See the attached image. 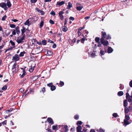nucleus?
Instances as JSON below:
<instances>
[{"instance_id": "obj_1", "label": "nucleus", "mask_w": 132, "mask_h": 132, "mask_svg": "<svg viewBox=\"0 0 132 132\" xmlns=\"http://www.w3.org/2000/svg\"><path fill=\"white\" fill-rule=\"evenodd\" d=\"M101 37L100 39V43L103 44L104 46H107L109 44L108 42L105 40L106 36V34L105 32L102 31L101 32Z\"/></svg>"}, {"instance_id": "obj_2", "label": "nucleus", "mask_w": 132, "mask_h": 132, "mask_svg": "<svg viewBox=\"0 0 132 132\" xmlns=\"http://www.w3.org/2000/svg\"><path fill=\"white\" fill-rule=\"evenodd\" d=\"M22 29L21 30V35H23V36L20 39H17L16 40L18 44L21 43L23 42V41L24 39L25 36L24 33L27 30H28V29H26L24 27H22Z\"/></svg>"}, {"instance_id": "obj_3", "label": "nucleus", "mask_w": 132, "mask_h": 132, "mask_svg": "<svg viewBox=\"0 0 132 132\" xmlns=\"http://www.w3.org/2000/svg\"><path fill=\"white\" fill-rule=\"evenodd\" d=\"M12 70L13 74H15L18 71V67L16 63H15L12 66Z\"/></svg>"}, {"instance_id": "obj_4", "label": "nucleus", "mask_w": 132, "mask_h": 132, "mask_svg": "<svg viewBox=\"0 0 132 132\" xmlns=\"http://www.w3.org/2000/svg\"><path fill=\"white\" fill-rule=\"evenodd\" d=\"M47 85L48 87L51 88V90L52 91H54L56 89V87L53 85V84L52 82L47 84Z\"/></svg>"}, {"instance_id": "obj_5", "label": "nucleus", "mask_w": 132, "mask_h": 132, "mask_svg": "<svg viewBox=\"0 0 132 132\" xmlns=\"http://www.w3.org/2000/svg\"><path fill=\"white\" fill-rule=\"evenodd\" d=\"M0 7L2 8H4L5 11H7L8 8L6 6V4L4 2H2L0 3Z\"/></svg>"}, {"instance_id": "obj_6", "label": "nucleus", "mask_w": 132, "mask_h": 132, "mask_svg": "<svg viewBox=\"0 0 132 132\" xmlns=\"http://www.w3.org/2000/svg\"><path fill=\"white\" fill-rule=\"evenodd\" d=\"M20 59V58L19 56L17 54H15L14 56L12 57V60H14L15 62L19 60Z\"/></svg>"}, {"instance_id": "obj_7", "label": "nucleus", "mask_w": 132, "mask_h": 132, "mask_svg": "<svg viewBox=\"0 0 132 132\" xmlns=\"http://www.w3.org/2000/svg\"><path fill=\"white\" fill-rule=\"evenodd\" d=\"M64 13V12L62 11H60L59 13V16L61 21H63V19L64 16L62 14Z\"/></svg>"}, {"instance_id": "obj_8", "label": "nucleus", "mask_w": 132, "mask_h": 132, "mask_svg": "<svg viewBox=\"0 0 132 132\" xmlns=\"http://www.w3.org/2000/svg\"><path fill=\"white\" fill-rule=\"evenodd\" d=\"M20 69L23 70V73L20 76V78H22L26 75V72L25 69H23L22 68H20Z\"/></svg>"}, {"instance_id": "obj_9", "label": "nucleus", "mask_w": 132, "mask_h": 132, "mask_svg": "<svg viewBox=\"0 0 132 132\" xmlns=\"http://www.w3.org/2000/svg\"><path fill=\"white\" fill-rule=\"evenodd\" d=\"M68 130V127L67 125L65 126L62 129V131L63 132H67Z\"/></svg>"}, {"instance_id": "obj_10", "label": "nucleus", "mask_w": 132, "mask_h": 132, "mask_svg": "<svg viewBox=\"0 0 132 132\" xmlns=\"http://www.w3.org/2000/svg\"><path fill=\"white\" fill-rule=\"evenodd\" d=\"M47 121L50 123L52 125L54 124V122L52 119L51 118H48L47 120Z\"/></svg>"}, {"instance_id": "obj_11", "label": "nucleus", "mask_w": 132, "mask_h": 132, "mask_svg": "<svg viewBox=\"0 0 132 132\" xmlns=\"http://www.w3.org/2000/svg\"><path fill=\"white\" fill-rule=\"evenodd\" d=\"M35 67V64L33 66L32 65L30 66V68L29 69V71L30 72H33L34 70V68Z\"/></svg>"}, {"instance_id": "obj_12", "label": "nucleus", "mask_w": 132, "mask_h": 132, "mask_svg": "<svg viewBox=\"0 0 132 132\" xmlns=\"http://www.w3.org/2000/svg\"><path fill=\"white\" fill-rule=\"evenodd\" d=\"M113 51V49L111 47H109L108 48L107 52L108 53H111Z\"/></svg>"}, {"instance_id": "obj_13", "label": "nucleus", "mask_w": 132, "mask_h": 132, "mask_svg": "<svg viewBox=\"0 0 132 132\" xmlns=\"http://www.w3.org/2000/svg\"><path fill=\"white\" fill-rule=\"evenodd\" d=\"M65 3L64 1H62L61 2L58 1L57 2V5H58L59 6H60L63 5Z\"/></svg>"}, {"instance_id": "obj_14", "label": "nucleus", "mask_w": 132, "mask_h": 132, "mask_svg": "<svg viewBox=\"0 0 132 132\" xmlns=\"http://www.w3.org/2000/svg\"><path fill=\"white\" fill-rule=\"evenodd\" d=\"M107 53V50L105 49V48H104V51L101 50L100 51V53L101 56L104 55L105 53Z\"/></svg>"}, {"instance_id": "obj_15", "label": "nucleus", "mask_w": 132, "mask_h": 132, "mask_svg": "<svg viewBox=\"0 0 132 132\" xmlns=\"http://www.w3.org/2000/svg\"><path fill=\"white\" fill-rule=\"evenodd\" d=\"M128 105V102L126 100H123V106L125 107H127Z\"/></svg>"}, {"instance_id": "obj_16", "label": "nucleus", "mask_w": 132, "mask_h": 132, "mask_svg": "<svg viewBox=\"0 0 132 132\" xmlns=\"http://www.w3.org/2000/svg\"><path fill=\"white\" fill-rule=\"evenodd\" d=\"M6 4V6H7L8 7L10 8L12 6V4L11 3L10 1H7Z\"/></svg>"}, {"instance_id": "obj_17", "label": "nucleus", "mask_w": 132, "mask_h": 132, "mask_svg": "<svg viewBox=\"0 0 132 132\" xmlns=\"http://www.w3.org/2000/svg\"><path fill=\"white\" fill-rule=\"evenodd\" d=\"M72 7V5L70 2L68 3V5L67 7V9H69Z\"/></svg>"}, {"instance_id": "obj_18", "label": "nucleus", "mask_w": 132, "mask_h": 132, "mask_svg": "<svg viewBox=\"0 0 132 132\" xmlns=\"http://www.w3.org/2000/svg\"><path fill=\"white\" fill-rule=\"evenodd\" d=\"M82 36L84 37L81 39V43L84 44V41L85 40H87V39L86 38V37H85L83 35H82Z\"/></svg>"}, {"instance_id": "obj_19", "label": "nucleus", "mask_w": 132, "mask_h": 132, "mask_svg": "<svg viewBox=\"0 0 132 132\" xmlns=\"http://www.w3.org/2000/svg\"><path fill=\"white\" fill-rule=\"evenodd\" d=\"M129 111V110L128 108L127 107H125V114H127Z\"/></svg>"}, {"instance_id": "obj_20", "label": "nucleus", "mask_w": 132, "mask_h": 132, "mask_svg": "<svg viewBox=\"0 0 132 132\" xmlns=\"http://www.w3.org/2000/svg\"><path fill=\"white\" fill-rule=\"evenodd\" d=\"M100 39L99 37H96L95 38V41L96 42L99 43L100 42Z\"/></svg>"}, {"instance_id": "obj_21", "label": "nucleus", "mask_w": 132, "mask_h": 132, "mask_svg": "<svg viewBox=\"0 0 132 132\" xmlns=\"http://www.w3.org/2000/svg\"><path fill=\"white\" fill-rule=\"evenodd\" d=\"M81 129L82 127L80 126H78L77 127V131H81Z\"/></svg>"}, {"instance_id": "obj_22", "label": "nucleus", "mask_w": 132, "mask_h": 132, "mask_svg": "<svg viewBox=\"0 0 132 132\" xmlns=\"http://www.w3.org/2000/svg\"><path fill=\"white\" fill-rule=\"evenodd\" d=\"M124 125L125 126H126L127 125L129 124L130 123L129 122L128 120H124Z\"/></svg>"}, {"instance_id": "obj_23", "label": "nucleus", "mask_w": 132, "mask_h": 132, "mask_svg": "<svg viewBox=\"0 0 132 132\" xmlns=\"http://www.w3.org/2000/svg\"><path fill=\"white\" fill-rule=\"evenodd\" d=\"M30 22L29 19H28L26 22L24 23V24L26 25H28L29 26L30 25L29 24Z\"/></svg>"}, {"instance_id": "obj_24", "label": "nucleus", "mask_w": 132, "mask_h": 132, "mask_svg": "<svg viewBox=\"0 0 132 132\" xmlns=\"http://www.w3.org/2000/svg\"><path fill=\"white\" fill-rule=\"evenodd\" d=\"M83 8V6H81L77 7L76 9L77 10L80 11Z\"/></svg>"}, {"instance_id": "obj_25", "label": "nucleus", "mask_w": 132, "mask_h": 132, "mask_svg": "<svg viewBox=\"0 0 132 132\" xmlns=\"http://www.w3.org/2000/svg\"><path fill=\"white\" fill-rule=\"evenodd\" d=\"M105 39L106 40L110 39H111V36L109 34H108L107 35H106V36L105 37Z\"/></svg>"}, {"instance_id": "obj_26", "label": "nucleus", "mask_w": 132, "mask_h": 132, "mask_svg": "<svg viewBox=\"0 0 132 132\" xmlns=\"http://www.w3.org/2000/svg\"><path fill=\"white\" fill-rule=\"evenodd\" d=\"M123 92L120 91L118 92V95L119 96H121L123 95Z\"/></svg>"}, {"instance_id": "obj_27", "label": "nucleus", "mask_w": 132, "mask_h": 132, "mask_svg": "<svg viewBox=\"0 0 132 132\" xmlns=\"http://www.w3.org/2000/svg\"><path fill=\"white\" fill-rule=\"evenodd\" d=\"M130 119V117L127 114H125V119L124 120H126L128 121Z\"/></svg>"}, {"instance_id": "obj_28", "label": "nucleus", "mask_w": 132, "mask_h": 132, "mask_svg": "<svg viewBox=\"0 0 132 132\" xmlns=\"http://www.w3.org/2000/svg\"><path fill=\"white\" fill-rule=\"evenodd\" d=\"M63 28L62 29V30L64 32H66L68 30V29L67 28L66 26H63Z\"/></svg>"}, {"instance_id": "obj_29", "label": "nucleus", "mask_w": 132, "mask_h": 132, "mask_svg": "<svg viewBox=\"0 0 132 132\" xmlns=\"http://www.w3.org/2000/svg\"><path fill=\"white\" fill-rule=\"evenodd\" d=\"M26 53V52L25 51H23L20 52L19 56L20 57H22L24 55V54Z\"/></svg>"}, {"instance_id": "obj_30", "label": "nucleus", "mask_w": 132, "mask_h": 132, "mask_svg": "<svg viewBox=\"0 0 132 132\" xmlns=\"http://www.w3.org/2000/svg\"><path fill=\"white\" fill-rule=\"evenodd\" d=\"M53 54L52 52L50 51H48L47 52V54L48 55H52Z\"/></svg>"}, {"instance_id": "obj_31", "label": "nucleus", "mask_w": 132, "mask_h": 132, "mask_svg": "<svg viewBox=\"0 0 132 132\" xmlns=\"http://www.w3.org/2000/svg\"><path fill=\"white\" fill-rule=\"evenodd\" d=\"M7 85H5L3 86L2 88V89L3 90H5L7 89Z\"/></svg>"}, {"instance_id": "obj_32", "label": "nucleus", "mask_w": 132, "mask_h": 132, "mask_svg": "<svg viewBox=\"0 0 132 132\" xmlns=\"http://www.w3.org/2000/svg\"><path fill=\"white\" fill-rule=\"evenodd\" d=\"M131 95L130 96V97H128L127 98H126V99H127L128 100L129 102H131L132 101V97H131Z\"/></svg>"}, {"instance_id": "obj_33", "label": "nucleus", "mask_w": 132, "mask_h": 132, "mask_svg": "<svg viewBox=\"0 0 132 132\" xmlns=\"http://www.w3.org/2000/svg\"><path fill=\"white\" fill-rule=\"evenodd\" d=\"M44 24V22L43 21H41L39 25V27L40 28H41L43 26Z\"/></svg>"}, {"instance_id": "obj_34", "label": "nucleus", "mask_w": 132, "mask_h": 132, "mask_svg": "<svg viewBox=\"0 0 132 132\" xmlns=\"http://www.w3.org/2000/svg\"><path fill=\"white\" fill-rule=\"evenodd\" d=\"M97 131L98 132H105V130H104L101 128L97 130Z\"/></svg>"}, {"instance_id": "obj_35", "label": "nucleus", "mask_w": 132, "mask_h": 132, "mask_svg": "<svg viewBox=\"0 0 132 132\" xmlns=\"http://www.w3.org/2000/svg\"><path fill=\"white\" fill-rule=\"evenodd\" d=\"M47 41L46 40H44L42 41V44L43 45H46V44Z\"/></svg>"}, {"instance_id": "obj_36", "label": "nucleus", "mask_w": 132, "mask_h": 132, "mask_svg": "<svg viewBox=\"0 0 132 132\" xmlns=\"http://www.w3.org/2000/svg\"><path fill=\"white\" fill-rule=\"evenodd\" d=\"M52 129L53 130H55L56 129L58 130V127L57 125L56 126H52Z\"/></svg>"}, {"instance_id": "obj_37", "label": "nucleus", "mask_w": 132, "mask_h": 132, "mask_svg": "<svg viewBox=\"0 0 132 132\" xmlns=\"http://www.w3.org/2000/svg\"><path fill=\"white\" fill-rule=\"evenodd\" d=\"M46 91L45 88V87H43V88H42L41 90L40 91V92H42L43 93H44Z\"/></svg>"}, {"instance_id": "obj_38", "label": "nucleus", "mask_w": 132, "mask_h": 132, "mask_svg": "<svg viewBox=\"0 0 132 132\" xmlns=\"http://www.w3.org/2000/svg\"><path fill=\"white\" fill-rule=\"evenodd\" d=\"M76 39L75 38H73L72 40H71V39H69L68 40V41H71L72 42V43L73 42V43H75L76 42Z\"/></svg>"}, {"instance_id": "obj_39", "label": "nucleus", "mask_w": 132, "mask_h": 132, "mask_svg": "<svg viewBox=\"0 0 132 132\" xmlns=\"http://www.w3.org/2000/svg\"><path fill=\"white\" fill-rule=\"evenodd\" d=\"M10 43L12 45L14 46L13 47H15V43L14 42H13L12 40H10Z\"/></svg>"}, {"instance_id": "obj_40", "label": "nucleus", "mask_w": 132, "mask_h": 132, "mask_svg": "<svg viewBox=\"0 0 132 132\" xmlns=\"http://www.w3.org/2000/svg\"><path fill=\"white\" fill-rule=\"evenodd\" d=\"M34 92V89H33L31 88H30V92L31 94H33Z\"/></svg>"}, {"instance_id": "obj_41", "label": "nucleus", "mask_w": 132, "mask_h": 132, "mask_svg": "<svg viewBox=\"0 0 132 132\" xmlns=\"http://www.w3.org/2000/svg\"><path fill=\"white\" fill-rule=\"evenodd\" d=\"M50 14H51L53 16H54L56 15L55 12L53 11L51 12Z\"/></svg>"}, {"instance_id": "obj_42", "label": "nucleus", "mask_w": 132, "mask_h": 132, "mask_svg": "<svg viewBox=\"0 0 132 132\" xmlns=\"http://www.w3.org/2000/svg\"><path fill=\"white\" fill-rule=\"evenodd\" d=\"M59 84L60 85V86L61 87H62L64 85V83L63 82L61 81H60Z\"/></svg>"}, {"instance_id": "obj_43", "label": "nucleus", "mask_w": 132, "mask_h": 132, "mask_svg": "<svg viewBox=\"0 0 132 132\" xmlns=\"http://www.w3.org/2000/svg\"><path fill=\"white\" fill-rule=\"evenodd\" d=\"M10 27L12 28H14L16 27V25L14 24H10Z\"/></svg>"}, {"instance_id": "obj_44", "label": "nucleus", "mask_w": 132, "mask_h": 132, "mask_svg": "<svg viewBox=\"0 0 132 132\" xmlns=\"http://www.w3.org/2000/svg\"><path fill=\"white\" fill-rule=\"evenodd\" d=\"M74 118L75 119L77 120L79 119V116L78 115H76L74 117Z\"/></svg>"}, {"instance_id": "obj_45", "label": "nucleus", "mask_w": 132, "mask_h": 132, "mask_svg": "<svg viewBox=\"0 0 132 132\" xmlns=\"http://www.w3.org/2000/svg\"><path fill=\"white\" fill-rule=\"evenodd\" d=\"M113 116L115 118H117L118 117V115L117 113H114L113 114Z\"/></svg>"}, {"instance_id": "obj_46", "label": "nucleus", "mask_w": 132, "mask_h": 132, "mask_svg": "<svg viewBox=\"0 0 132 132\" xmlns=\"http://www.w3.org/2000/svg\"><path fill=\"white\" fill-rule=\"evenodd\" d=\"M7 18V16L6 15H4L2 18V21H4Z\"/></svg>"}, {"instance_id": "obj_47", "label": "nucleus", "mask_w": 132, "mask_h": 132, "mask_svg": "<svg viewBox=\"0 0 132 132\" xmlns=\"http://www.w3.org/2000/svg\"><path fill=\"white\" fill-rule=\"evenodd\" d=\"M120 86L119 87V88L120 89H122L124 88V86L123 85L121 84H120Z\"/></svg>"}, {"instance_id": "obj_48", "label": "nucleus", "mask_w": 132, "mask_h": 132, "mask_svg": "<svg viewBox=\"0 0 132 132\" xmlns=\"http://www.w3.org/2000/svg\"><path fill=\"white\" fill-rule=\"evenodd\" d=\"M50 23L51 24H54V21L52 19H50L49 20Z\"/></svg>"}, {"instance_id": "obj_49", "label": "nucleus", "mask_w": 132, "mask_h": 132, "mask_svg": "<svg viewBox=\"0 0 132 132\" xmlns=\"http://www.w3.org/2000/svg\"><path fill=\"white\" fill-rule=\"evenodd\" d=\"M82 122L81 121H77V125H79L80 126L82 124Z\"/></svg>"}, {"instance_id": "obj_50", "label": "nucleus", "mask_w": 132, "mask_h": 132, "mask_svg": "<svg viewBox=\"0 0 132 132\" xmlns=\"http://www.w3.org/2000/svg\"><path fill=\"white\" fill-rule=\"evenodd\" d=\"M15 31V29H13V31L12 32V34L13 35H16V33Z\"/></svg>"}, {"instance_id": "obj_51", "label": "nucleus", "mask_w": 132, "mask_h": 132, "mask_svg": "<svg viewBox=\"0 0 132 132\" xmlns=\"http://www.w3.org/2000/svg\"><path fill=\"white\" fill-rule=\"evenodd\" d=\"M7 123V121L5 120L4 121L2 122L1 123L2 125L3 124L4 125H6Z\"/></svg>"}, {"instance_id": "obj_52", "label": "nucleus", "mask_w": 132, "mask_h": 132, "mask_svg": "<svg viewBox=\"0 0 132 132\" xmlns=\"http://www.w3.org/2000/svg\"><path fill=\"white\" fill-rule=\"evenodd\" d=\"M80 31L78 30V36L79 37H80L81 35V32Z\"/></svg>"}, {"instance_id": "obj_53", "label": "nucleus", "mask_w": 132, "mask_h": 132, "mask_svg": "<svg viewBox=\"0 0 132 132\" xmlns=\"http://www.w3.org/2000/svg\"><path fill=\"white\" fill-rule=\"evenodd\" d=\"M16 31V32L17 34L18 35H19L20 34V30H16L15 31Z\"/></svg>"}, {"instance_id": "obj_54", "label": "nucleus", "mask_w": 132, "mask_h": 132, "mask_svg": "<svg viewBox=\"0 0 132 132\" xmlns=\"http://www.w3.org/2000/svg\"><path fill=\"white\" fill-rule=\"evenodd\" d=\"M130 96H130V95H129V94L128 93H126V98H127L128 97H130Z\"/></svg>"}, {"instance_id": "obj_55", "label": "nucleus", "mask_w": 132, "mask_h": 132, "mask_svg": "<svg viewBox=\"0 0 132 132\" xmlns=\"http://www.w3.org/2000/svg\"><path fill=\"white\" fill-rule=\"evenodd\" d=\"M96 55L95 53H92L91 54V56L92 57H94Z\"/></svg>"}, {"instance_id": "obj_56", "label": "nucleus", "mask_w": 132, "mask_h": 132, "mask_svg": "<svg viewBox=\"0 0 132 132\" xmlns=\"http://www.w3.org/2000/svg\"><path fill=\"white\" fill-rule=\"evenodd\" d=\"M85 28V26H83L82 27H80L78 29V30L80 31H81L82 29H84Z\"/></svg>"}, {"instance_id": "obj_57", "label": "nucleus", "mask_w": 132, "mask_h": 132, "mask_svg": "<svg viewBox=\"0 0 132 132\" xmlns=\"http://www.w3.org/2000/svg\"><path fill=\"white\" fill-rule=\"evenodd\" d=\"M31 2L32 3H35L36 2L37 0H30Z\"/></svg>"}, {"instance_id": "obj_58", "label": "nucleus", "mask_w": 132, "mask_h": 132, "mask_svg": "<svg viewBox=\"0 0 132 132\" xmlns=\"http://www.w3.org/2000/svg\"><path fill=\"white\" fill-rule=\"evenodd\" d=\"M129 86L131 87H132V80L130 81L129 83Z\"/></svg>"}, {"instance_id": "obj_59", "label": "nucleus", "mask_w": 132, "mask_h": 132, "mask_svg": "<svg viewBox=\"0 0 132 132\" xmlns=\"http://www.w3.org/2000/svg\"><path fill=\"white\" fill-rule=\"evenodd\" d=\"M69 19L72 21H73L75 20V18L74 17L72 16H70L69 18Z\"/></svg>"}, {"instance_id": "obj_60", "label": "nucleus", "mask_w": 132, "mask_h": 132, "mask_svg": "<svg viewBox=\"0 0 132 132\" xmlns=\"http://www.w3.org/2000/svg\"><path fill=\"white\" fill-rule=\"evenodd\" d=\"M11 20V21H13L14 22H17L18 21V20L16 19H12Z\"/></svg>"}, {"instance_id": "obj_61", "label": "nucleus", "mask_w": 132, "mask_h": 132, "mask_svg": "<svg viewBox=\"0 0 132 132\" xmlns=\"http://www.w3.org/2000/svg\"><path fill=\"white\" fill-rule=\"evenodd\" d=\"M48 42H50L52 43H54V42L53 41L51 40L50 39H48Z\"/></svg>"}, {"instance_id": "obj_62", "label": "nucleus", "mask_w": 132, "mask_h": 132, "mask_svg": "<svg viewBox=\"0 0 132 132\" xmlns=\"http://www.w3.org/2000/svg\"><path fill=\"white\" fill-rule=\"evenodd\" d=\"M67 18H65V19L64 22V25H65L66 24H67Z\"/></svg>"}, {"instance_id": "obj_63", "label": "nucleus", "mask_w": 132, "mask_h": 132, "mask_svg": "<svg viewBox=\"0 0 132 132\" xmlns=\"http://www.w3.org/2000/svg\"><path fill=\"white\" fill-rule=\"evenodd\" d=\"M56 47V45L55 44H54L53 46V48H55Z\"/></svg>"}, {"instance_id": "obj_64", "label": "nucleus", "mask_w": 132, "mask_h": 132, "mask_svg": "<svg viewBox=\"0 0 132 132\" xmlns=\"http://www.w3.org/2000/svg\"><path fill=\"white\" fill-rule=\"evenodd\" d=\"M90 132H95V131L93 129H90Z\"/></svg>"}]
</instances>
